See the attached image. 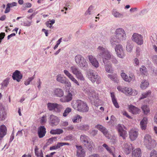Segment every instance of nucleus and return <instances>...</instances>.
Listing matches in <instances>:
<instances>
[{
    "label": "nucleus",
    "instance_id": "8fccbe9b",
    "mask_svg": "<svg viewBox=\"0 0 157 157\" xmlns=\"http://www.w3.org/2000/svg\"><path fill=\"white\" fill-rule=\"evenodd\" d=\"M46 115H44L41 118H40V121L41 124H44L46 121Z\"/></svg>",
    "mask_w": 157,
    "mask_h": 157
},
{
    "label": "nucleus",
    "instance_id": "e2e57ef3",
    "mask_svg": "<svg viewBox=\"0 0 157 157\" xmlns=\"http://www.w3.org/2000/svg\"><path fill=\"white\" fill-rule=\"evenodd\" d=\"M9 81L8 80L6 79L3 82V85L5 86H7L9 83Z\"/></svg>",
    "mask_w": 157,
    "mask_h": 157
},
{
    "label": "nucleus",
    "instance_id": "a211bd4d",
    "mask_svg": "<svg viewBox=\"0 0 157 157\" xmlns=\"http://www.w3.org/2000/svg\"><path fill=\"white\" fill-rule=\"evenodd\" d=\"M46 132V129L44 126H41L38 128V134L40 138L44 137L45 136Z\"/></svg>",
    "mask_w": 157,
    "mask_h": 157
},
{
    "label": "nucleus",
    "instance_id": "4c0bfd02",
    "mask_svg": "<svg viewBox=\"0 0 157 157\" xmlns=\"http://www.w3.org/2000/svg\"><path fill=\"white\" fill-rule=\"evenodd\" d=\"M144 113L145 114H147L149 113L150 110L149 108L146 105H143L141 107Z\"/></svg>",
    "mask_w": 157,
    "mask_h": 157
},
{
    "label": "nucleus",
    "instance_id": "f3484780",
    "mask_svg": "<svg viewBox=\"0 0 157 157\" xmlns=\"http://www.w3.org/2000/svg\"><path fill=\"white\" fill-rule=\"evenodd\" d=\"M22 75L20 72L18 70L16 71L13 74L12 78L14 80H16L19 82L22 78Z\"/></svg>",
    "mask_w": 157,
    "mask_h": 157
},
{
    "label": "nucleus",
    "instance_id": "09e8293b",
    "mask_svg": "<svg viewBox=\"0 0 157 157\" xmlns=\"http://www.w3.org/2000/svg\"><path fill=\"white\" fill-rule=\"evenodd\" d=\"M61 147V146L60 142H58L56 145L51 147H50V150H52L57 149L60 148Z\"/></svg>",
    "mask_w": 157,
    "mask_h": 157
},
{
    "label": "nucleus",
    "instance_id": "4be33fe9",
    "mask_svg": "<svg viewBox=\"0 0 157 157\" xmlns=\"http://www.w3.org/2000/svg\"><path fill=\"white\" fill-rule=\"evenodd\" d=\"M121 76L122 78L125 81L128 82H130L134 78L133 76H129L128 77L124 73H122L121 74Z\"/></svg>",
    "mask_w": 157,
    "mask_h": 157
},
{
    "label": "nucleus",
    "instance_id": "5fc2aeb1",
    "mask_svg": "<svg viewBox=\"0 0 157 157\" xmlns=\"http://www.w3.org/2000/svg\"><path fill=\"white\" fill-rule=\"evenodd\" d=\"M126 48L128 52H131L132 49V46L131 44H127Z\"/></svg>",
    "mask_w": 157,
    "mask_h": 157
},
{
    "label": "nucleus",
    "instance_id": "9d476101",
    "mask_svg": "<svg viewBox=\"0 0 157 157\" xmlns=\"http://www.w3.org/2000/svg\"><path fill=\"white\" fill-rule=\"evenodd\" d=\"M88 75L89 78L92 82H96L98 84L101 82V78L100 77L95 73L90 71L88 73Z\"/></svg>",
    "mask_w": 157,
    "mask_h": 157
},
{
    "label": "nucleus",
    "instance_id": "37998d69",
    "mask_svg": "<svg viewBox=\"0 0 157 157\" xmlns=\"http://www.w3.org/2000/svg\"><path fill=\"white\" fill-rule=\"evenodd\" d=\"M124 149V152L126 154H129L131 152V149H133L132 144H129V146L128 148H125Z\"/></svg>",
    "mask_w": 157,
    "mask_h": 157
},
{
    "label": "nucleus",
    "instance_id": "20e7f679",
    "mask_svg": "<svg viewBox=\"0 0 157 157\" xmlns=\"http://www.w3.org/2000/svg\"><path fill=\"white\" fill-rule=\"evenodd\" d=\"M144 143L148 149H151L155 146L156 143L155 140L152 139L150 136L146 135L144 138Z\"/></svg>",
    "mask_w": 157,
    "mask_h": 157
},
{
    "label": "nucleus",
    "instance_id": "ddd939ff",
    "mask_svg": "<svg viewBox=\"0 0 157 157\" xmlns=\"http://www.w3.org/2000/svg\"><path fill=\"white\" fill-rule=\"evenodd\" d=\"M132 40L138 45H141L143 43L142 36L137 33H134L132 35Z\"/></svg>",
    "mask_w": 157,
    "mask_h": 157
},
{
    "label": "nucleus",
    "instance_id": "72a5a7b5",
    "mask_svg": "<svg viewBox=\"0 0 157 157\" xmlns=\"http://www.w3.org/2000/svg\"><path fill=\"white\" fill-rule=\"evenodd\" d=\"M149 82L146 80H143L140 84V87L142 89H146L149 86Z\"/></svg>",
    "mask_w": 157,
    "mask_h": 157
},
{
    "label": "nucleus",
    "instance_id": "f704fd0d",
    "mask_svg": "<svg viewBox=\"0 0 157 157\" xmlns=\"http://www.w3.org/2000/svg\"><path fill=\"white\" fill-rule=\"evenodd\" d=\"M112 14L115 17H123V15L117 11L116 10L113 9L112 12Z\"/></svg>",
    "mask_w": 157,
    "mask_h": 157
},
{
    "label": "nucleus",
    "instance_id": "c9c22d12",
    "mask_svg": "<svg viewBox=\"0 0 157 157\" xmlns=\"http://www.w3.org/2000/svg\"><path fill=\"white\" fill-rule=\"evenodd\" d=\"M108 77L115 82L117 83L118 82V80L117 79V75L116 74H114L112 75H108Z\"/></svg>",
    "mask_w": 157,
    "mask_h": 157
},
{
    "label": "nucleus",
    "instance_id": "58836bf2",
    "mask_svg": "<svg viewBox=\"0 0 157 157\" xmlns=\"http://www.w3.org/2000/svg\"><path fill=\"white\" fill-rule=\"evenodd\" d=\"M89 125L86 124H81L78 126V128L79 130H81L87 131L89 129Z\"/></svg>",
    "mask_w": 157,
    "mask_h": 157
},
{
    "label": "nucleus",
    "instance_id": "79ce46f5",
    "mask_svg": "<svg viewBox=\"0 0 157 157\" xmlns=\"http://www.w3.org/2000/svg\"><path fill=\"white\" fill-rule=\"evenodd\" d=\"M64 84H65V90L68 92H69V91H71V90H70V89L71 87V84L70 82L69 81H66L65 83H64Z\"/></svg>",
    "mask_w": 157,
    "mask_h": 157
},
{
    "label": "nucleus",
    "instance_id": "c756f323",
    "mask_svg": "<svg viewBox=\"0 0 157 157\" xmlns=\"http://www.w3.org/2000/svg\"><path fill=\"white\" fill-rule=\"evenodd\" d=\"M90 139L88 136L84 135H81L80 137L81 141L84 145Z\"/></svg>",
    "mask_w": 157,
    "mask_h": 157
},
{
    "label": "nucleus",
    "instance_id": "39448f33",
    "mask_svg": "<svg viewBox=\"0 0 157 157\" xmlns=\"http://www.w3.org/2000/svg\"><path fill=\"white\" fill-rule=\"evenodd\" d=\"M117 89L119 91L126 94L135 96L138 94V92L136 90H133L130 87H122L119 86L117 87Z\"/></svg>",
    "mask_w": 157,
    "mask_h": 157
},
{
    "label": "nucleus",
    "instance_id": "6e6d98bb",
    "mask_svg": "<svg viewBox=\"0 0 157 157\" xmlns=\"http://www.w3.org/2000/svg\"><path fill=\"white\" fill-rule=\"evenodd\" d=\"M6 117V113L5 112L2 113L0 115V121H3L5 119Z\"/></svg>",
    "mask_w": 157,
    "mask_h": 157
},
{
    "label": "nucleus",
    "instance_id": "69168bd1",
    "mask_svg": "<svg viewBox=\"0 0 157 157\" xmlns=\"http://www.w3.org/2000/svg\"><path fill=\"white\" fill-rule=\"evenodd\" d=\"M153 60L154 63L157 64V56H154L153 57Z\"/></svg>",
    "mask_w": 157,
    "mask_h": 157
},
{
    "label": "nucleus",
    "instance_id": "0eeeda50",
    "mask_svg": "<svg viewBox=\"0 0 157 157\" xmlns=\"http://www.w3.org/2000/svg\"><path fill=\"white\" fill-rule=\"evenodd\" d=\"M84 91L88 95L89 98L91 100L97 99L98 98V94L91 87H88L84 89Z\"/></svg>",
    "mask_w": 157,
    "mask_h": 157
},
{
    "label": "nucleus",
    "instance_id": "f8f14e48",
    "mask_svg": "<svg viewBox=\"0 0 157 157\" xmlns=\"http://www.w3.org/2000/svg\"><path fill=\"white\" fill-rule=\"evenodd\" d=\"M115 50L117 56L121 58H123L125 54L121 45L119 44L117 45L115 48Z\"/></svg>",
    "mask_w": 157,
    "mask_h": 157
},
{
    "label": "nucleus",
    "instance_id": "ea45409f",
    "mask_svg": "<svg viewBox=\"0 0 157 157\" xmlns=\"http://www.w3.org/2000/svg\"><path fill=\"white\" fill-rule=\"evenodd\" d=\"M82 117L79 115H77L74 116L72 119V121L74 123L78 122L81 121Z\"/></svg>",
    "mask_w": 157,
    "mask_h": 157
},
{
    "label": "nucleus",
    "instance_id": "1a4fd4ad",
    "mask_svg": "<svg viewBox=\"0 0 157 157\" xmlns=\"http://www.w3.org/2000/svg\"><path fill=\"white\" fill-rule=\"evenodd\" d=\"M124 128L126 129L124 126L121 124H118L117 127L120 136L122 137L124 139H125L127 136V133L126 131L124 130Z\"/></svg>",
    "mask_w": 157,
    "mask_h": 157
},
{
    "label": "nucleus",
    "instance_id": "393cba45",
    "mask_svg": "<svg viewBox=\"0 0 157 157\" xmlns=\"http://www.w3.org/2000/svg\"><path fill=\"white\" fill-rule=\"evenodd\" d=\"M147 118L146 117H144L140 123V127L142 130H145L147 127Z\"/></svg>",
    "mask_w": 157,
    "mask_h": 157
},
{
    "label": "nucleus",
    "instance_id": "a878e982",
    "mask_svg": "<svg viewBox=\"0 0 157 157\" xmlns=\"http://www.w3.org/2000/svg\"><path fill=\"white\" fill-rule=\"evenodd\" d=\"M110 94L111 97L112 98V101L114 105L116 108H119V106L117 101V100L115 97L114 93L113 92H111L110 93Z\"/></svg>",
    "mask_w": 157,
    "mask_h": 157
},
{
    "label": "nucleus",
    "instance_id": "338daca9",
    "mask_svg": "<svg viewBox=\"0 0 157 157\" xmlns=\"http://www.w3.org/2000/svg\"><path fill=\"white\" fill-rule=\"evenodd\" d=\"M88 157H100L99 155L97 154H94L90 155Z\"/></svg>",
    "mask_w": 157,
    "mask_h": 157
},
{
    "label": "nucleus",
    "instance_id": "b1692460",
    "mask_svg": "<svg viewBox=\"0 0 157 157\" xmlns=\"http://www.w3.org/2000/svg\"><path fill=\"white\" fill-rule=\"evenodd\" d=\"M141 150L140 148L135 149L132 151V157H141Z\"/></svg>",
    "mask_w": 157,
    "mask_h": 157
},
{
    "label": "nucleus",
    "instance_id": "6e6552de",
    "mask_svg": "<svg viewBox=\"0 0 157 157\" xmlns=\"http://www.w3.org/2000/svg\"><path fill=\"white\" fill-rule=\"evenodd\" d=\"M48 109L56 112H59L62 108V106L56 103H48L47 104Z\"/></svg>",
    "mask_w": 157,
    "mask_h": 157
},
{
    "label": "nucleus",
    "instance_id": "2eb2a0df",
    "mask_svg": "<svg viewBox=\"0 0 157 157\" xmlns=\"http://www.w3.org/2000/svg\"><path fill=\"white\" fill-rule=\"evenodd\" d=\"M64 74L68 77V78L74 83L78 86L79 84L78 81L74 77V76L71 74L67 70H65L63 71Z\"/></svg>",
    "mask_w": 157,
    "mask_h": 157
},
{
    "label": "nucleus",
    "instance_id": "6ab92c4d",
    "mask_svg": "<svg viewBox=\"0 0 157 157\" xmlns=\"http://www.w3.org/2000/svg\"><path fill=\"white\" fill-rule=\"evenodd\" d=\"M138 135V131L135 129L131 130L129 132V136L130 139L132 141L136 140Z\"/></svg>",
    "mask_w": 157,
    "mask_h": 157
},
{
    "label": "nucleus",
    "instance_id": "052dcab7",
    "mask_svg": "<svg viewBox=\"0 0 157 157\" xmlns=\"http://www.w3.org/2000/svg\"><path fill=\"white\" fill-rule=\"evenodd\" d=\"M123 114V115L126 116L129 119H131V117L128 115V113L126 111H124L122 112Z\"/></svg>",
    "mask_w": 157,
    "mask_h": 157
},
{
    "label": "nucleus",
    "instance_id": "f257e3e1",
    "mask_svg": "<svg viewBox=\"0 0 157 157\" xmlns=\"http://www.w3.org/2000/svg\"><path fill=\"white\" fill-rule=\"evenodd\" d=\"M73 108L78 111L82 112H87L89 110V107L86 102L78 100L72 103Z\"/></svg>",
    "mask_w": 157,
    "mask_h": 157
},
{
    "label": "nucleus",
    "instance_id": "4d7b16f0",
    "mask_svg": "<svg viewBox=\"0 0 157 157\" xmlns=\"http://www.w3.org/2000/svg\"><path fill=\"white\" fill-rule=\"evenodd\" d=\"M93 7L92 6H90L89 8L88 11H86L85 13L86 14H91V11L93 9Z\"/></svg>",
    "mask_w": 157,
    "mask_h": 157
},
{
    "label": "nucleus",
    "instance_id": "864d4df0",
    "mask_svg": "<svg viewBox=\"0 0 157 157\" xmlns=\"http://www.w3.org/2000/svg\"><path fill=\"white\" fill-rule=\"evenodd\" d=\"M31 21L26 20L23 23V25L25 26H29L31 25Z\"/></svg>",
    "mask_w": 157,
    "mask_h": 157
},
{
    "label": "nucleus",
    "instance_id": "3c124183",
    "mask_svg": "<svg viewBox=\"0 0 157 157\" xmlns=\"http://www.w3.org/2000/svg\"><path fill=\"white\" fill-rule=\"evenodd\" d=\"M57 138L56 137H52L49 138L48 141V143L49 144H52L54 141H56V140Z\"/></svg>",
    "mask_w": 157,
    "mask_h": 157
},
{
    "label": "nucleus",
    "instance_id": "bb28decb",
    "mask_svg": "<svg viewBox=\"0 0 157 157\" xmlns=\"http://www.w3.org/2000/svg\"><path fill=\"white\" fill-rule=\"evenodd\" d=\"M130 112L134 114H136L138 113L140 111V109L133 106L131 105L129 107Z\"/></svg>",
    "mask_w": 157,
    "mask_h": 157
},
{
    "label": "nucleus",
    "instance_id": "a18cd8bd",
    "mask_svg": "<svg viewBox=\"0 0 157 157\" xmlns=\"http://www.w3.org/2000/svg\"><path fill=\"white\" fill-rule=\"evenodd\" d=\"M75 75L78 79L80 80L84 81L85 80V78L81 71Z\"/></svg>",
    "mask_w": 157,
    "mask_h": 157
},
{
    "label": "nucleus",
    "instance_id": "2f4dec72",
    "mask_svg": "<svg viewBox=\"0 0 157 157\" xmlns=\"http://www.w3.org/2000/svg\"><path fill=\"white\" fill-rule=\"evenodd\" d=\"M70 69L72 73L75 75L81 71L77 66L75 65L71 67Z\"/></svg>",
    "mask_w": 157,
    "mask_h": 157
},
{
    "label": "nucleus",
    "instance_id": "dca6fc26",
    "mask_svg": "<svg viewBox=\"0 0 157 157\" xmlns=\"http://www.w3.org/2000/svg\"><path fill=\"white\" fill-rule=\"evenodd\" d=\"M77 148L76 155L78 157H84L85 155V152L81 146H76Z\"/></svg>",
    "mask_w": 157,
    "mask_h": 157
},
{
    "label": "nucleus",
    "instance_id": "aec40b11",
    "mask_svg": "<svg viewBox=\"0 0 157 157\" xmlns=\"http://www.w3.org/2000/svg\"><path fill=\"white\" fill-rule=\"evenodd\" d=\"M88 59L92 65L96 68H98L99 67V63L97 59L91 55L88 56Z\"/></svg>",
    "mask_w": 157,
    "mask_h": 157
},
{
    "label": "nucleus",
    "instance_id": "9b49d317",
    "mask_svg": "<svg viewBox=\"0 0 157 157\" xmlns=\"http://www.w3.org/2000/svg\"><path fill=\"white\" fill-rule=\"evenodd\" d=\"M73 90L69 91L67 95L61 98V101L63 102H67L71 101L72 99V95H75L76 93L74 89Z\"/></svg>",
    "mask_w": 157,
    "mask_h": 157
},
{
    "label": "nucleus",
    "instance_id": "412c9836",
    "mask_svg": "<svg viewBox=\"0 0 157 157\" xmlns=\"http://www.w3.org/2000/svg\"><path fill=\"white\" fill-rule=\"evenodd\" d=\"M95 127L103 133L106 137H108L109 134L107 131L105 127L100 124H98L96 125Z\"/></svg>",
    "mask_w": 157,
    "mask_h": 157
},
{
    "label": "nucleus",
    "instance_id": "f03ea898",
    "mask_svg": "<svg viewBox=\"0 0 157 157\" xmlns=\"http://www.w3.org/2000/svg\"><path fill=\"white\" fill-rule=\"evenodd\" d=\"M98 54L97 57L98 58H102L103 61L105 64L111 58L109 52L106 49L103 47L99 46L98 48Z\"/></svg>",
    "mask_w": 157,
    "mask_h": 157
},
{
    "label": "nucleus",
    "instance_id": "e433bc0d",
    "mask_svg": "<svg viewBox=\"0 0 157 157\" xmlns=\"http://www.w3.org/2000/svg\"><path fill=\"white\" fill-rule=\"evenodd\" d=\"M151 90H148L145 92L143 93L142 94L141 96L139 98V100H141L147 98L151 95Z\"/></svg>",
    "mask_w": 157,
    "mask_h": 157
},
{
    "label": "nucleus",
    "instance_id": "4468645a",
    "mask_svg": "<svg viewBox=\"0 0 157 157\" xmlns=\"http://www.w3.org/2000/svg\"><path fill=\"white\" fill-rule=\"evenodd\" d=\"M59 119L56 116L51 115L50 116L49 124L52 126H54L57 125L59 122Z\"/></svg>",
    "mask_w": 157,
    "mask_h": 157
},
{
    "label": "nucleus",
    "instance_id": "c85d7f7f",
    "mask_svg": "<svg viewBox=\"0 0 157 157\" xmlns=\"http://www.w3.org/2000/svg\"><path fill=\"white\" fill-rule=\"evenodd\" d=\"M56 80L57 81L59 82L62 83H64L66 82V77H63L62 75L59 74L57 76Z\"/></svg>",
    "mask_w": 157,
    "mask_h": 157
},
{
    "label": "nucleus",
    "instance_id": "423d86ee",
    "mask_svg": "<svg viewBox=\"0 0 157 157\" xmlns=\"http://www.w3.org/2000/svg\"><path fill=\"white\" fill-rule=\"evenodd\" d=\"M75 61L77 64L82 67L84 69L86 70L88 67V64L84 58L81 55H78L75 57Z\"/></svg>",
    "mask_w": 157,
    "mask_h": 157
},
{
    "label": "nucleus",
    "instance_id": "de8ad7c7",
    "mask_svg": "<svg viewBox=\"0 0 157 157\" xmlns=\"http://www.w3.org/2000/svg\"><path fill=\"white\" fill-rule=\"evenodd\" d=\"M34 75L33 76L30 77H29L28 79L25 82L24 84L26 85L27 86L29 84L30 82L32 81L34 78Z\"/></svg>",
    "mask_w": 157,
    "mask_h": 157
},
{
    "label": "nucleus",
    "instance_id": "7ed1b4c3",
    "mask_svg": "<svg viewBox=\"0 0 157 157\" xmlns=\"http://www.w3.org/2000/svg\"><path fill=\"white\" fill-rule=\"evenodd\" d=\"M116 37H113L110 40V42L112 45L116 44V43L119 42L121 40L126 39V34L124 30L121 28L116 29L115 32Z\"/></svg>",
    "mask_w": 157,
    "mask_h": 157
},
{
    "label": "nucleus",
    "instance_id": "603ef678",
    "mask_svg": "<svg viewBox=\"0 0 157 157\" xmlns=\"http://www.w3.org/2000/svg\"><path fill=\"white\" fill-rule=\"evenodd\" d=\"M150 157H157V152L155 150L151 151L150 154Z\"/></svg>",
    "mask_w": 157,
    "mask_h": 157
},
{
    "label": "nucleus",
    "instance_id": "774afa93",
    "mask_svg": "<svg viewBox=\"0 0 157 157\" xmlns=\"http://www.w3.org/2000/svg\"><path fill=\"white\" fill-rule=\"evenodd\" d=\"M154 122L157 124V113H156L154 117Z\"/></svg>",
    "mask_w": 157,
    "mask_h": 157
},
{
    "label": "nucleus",
    "instance_id": "13d9d810",
    "mask_svg": "<svg viewBox=\"0 0 157 157\" xmlns=\"http://www.w3.org/2000/svg\"><path fill=\"white\" fill-rule=\"evenodd\" d=\"M134 63L135 64V65L137 66L139 64V61L137 58H135L134 59Z\"/></svg>",
    "mask_w": 157,
    "mask_h": 157
},
{
    "label": "nucleus",
    "instance_id": "5701e85b",
    "mask_svg": "<svg viewBox=\"0 0 157 157\" xmlns=\"http://www.w3.org/2000/svg\"><path fill=\"white\" fill-rule=\"evenodd\" d=\"M84 145L89 151H91L93 149L94 144L93 141L90 139Z\"/></svg>",
    "mask_w": 157,
    "mask_h": 157
},
{
    "label": "nucleus",
    "instance_id": "0e129e2a",
    "mask_svg": "<svg viewBox=\"0 0 157 157\" xmlns=\"http://www.w3.org/2000/svg\"><path fill=\"white\" fill-rule=\"evenodd\" d=\"M111 61L112 63L114 64H117V60L115 58L112 57L111 58Z\"/></svg>",
    "mask_w": 157,
    "mask_h": 157
},
{
    "label": "nucleus",
    "instance_id": "7c9ffc66",
    "mask_svg": "<svg viewBox=\"0 0 157 157\" xmlns=\"http://www.w3.org/2000/svg\"><path fill=\"white\" fill-rule=\"evenodd\" d=\"M63 132V129L58 128L56 129H52L50 131V133L53 134H60Z\"/></svg>",
    "mask_w": 157,
    "mask_h": 157
},
{
    "label": "nucleus",
    "instance_id": "49530a36",
    "mask_svg": "<svg viewBox=\"0 0 157 157\" xmlns=\"http://www.w3.org/2000/svg\"><path fill=\"white\" fill-rule=\"evenodd\" d=\"M71 108L69 107L67 108L64 110V112L63 113V116L64 117H66L68 115L71 111Z\"/></svg>",
    "mask_w": 157,
    "mask_h": 157
},
{
    "label": "nucleus",
    "instance_id": "bf43d9fd",
    "mask_svg": "<svg viewBox=\"0 0 157 157\" xmlns=\"http://www.w3.org/2000/svg\"><path fill=\"white\" fill-rule=\"evenodd\" d=\"M7 5H9L10 7H12L13 6H16L17 5V3L15 2H13L11 3H8Z\"/></svg>",
    "mask_w": 157,
    "mask_h": 157
},
{
    "label": "nucleus",
    "instance_id": "680f3d73",
    "mask_svg": "<svg viewBox=\"0 0 157 157\" xmlns=\"http://www.w3.org/2000/svg\"><path fill=\"white\" fill-rule=\"evenodd\" d=\"M10 6H9V5H7L6 7L5 11L4 13H6L9 12L10 11Z\"/></svg>",
    "mask_w": 157,
    "mask_h": 157
},
{
    "label": "nucleus",
    "instance_id": "473e14b6",
    "mask_svg": "<svg viewBox=\"0 0 157 157\" xmlns=\"http://www.w3.org/2000/svg\"><path fill=\"white\" fill-rule=\"evenodd\" d=\"M7 129L4 125H1L0 126V133L5 136L7 133Z\"/></svg>",
    "mask_w": 157,
    "mask_h": 157
},
{
    "label": "nucleus",
    "instance_id": "cd10ccee",
    "mask_svg": "<svg viewBox=\"0 0 157 157\" xmlns=\"http://www.w3.org/2000/svg\"><path fill=\"white\" fill-rule=\"evenodd\" d=\"M54 93L56 96L59 97H61L63 95V90L60 88L56 89L54 90Z\"/></svg>",
    "mask_w": 157,
    "mask_h": 157
},
{
    "label": "nucleus",
    "instance_id": "c03bdc74",
    "mask_svg": "<svg viewBox=\"0 0 157 157\" xmlns=\"http://www.w3.org/2000/svg\"><path fill=\"white\" fill-rule=\"evenodd\" d=\"M140 70L141 74L143 75H146L147 74V68L145 66H142L140 68Z\"/></svg>",
    "mask_w": 157,
    "mask_h": 157
},
{
    "label": "nucleus",
    "instance_id": "a19ab883",
    "mask_svg": "<svg viewBox=\"0 0 157 157\" xmlns=\"http://www.w3.org/2000/svg\"><path fill=\"white\" fill-rule=\"evenodd\" d=\"M105 69L106 72L109 73H113V71L112 67L111 64H106L105 65Z\"/></svg>",
    "mask_w": 157,
    "mask_h": 157
}]
</instances>
